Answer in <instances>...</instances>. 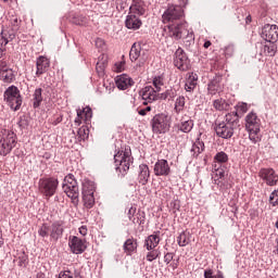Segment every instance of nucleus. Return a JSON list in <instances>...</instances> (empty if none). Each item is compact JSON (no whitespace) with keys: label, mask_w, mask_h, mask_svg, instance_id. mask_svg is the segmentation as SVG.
Masks as SVG:
<instances>
[{"label":"nucleus","mask_w":278,"mask_h":278,"mask_svg":"<svg viewBox=\"0 0 278 278\" xmlns=\"http://www.w3.org/2000/svg\"><path fill=\"white\" fill-rule=\"evenodd\" d=\"M3 60V59H5V48H3V47H1L0 46V60Z\"/></svg>","instance_id":"63"},{"label":"nucleus","mask_w":278,"mask_h":278,"mask_svg":"<svg viewBox=\"0 0 278 278\" xmlns=\"http://www.w3.org/2000/svg\"><path fill=\"white\" fill-rule=\"evenodd\" d=\"M263 51L265 55H268L269 58H275V55H277V43L275 42L266 43L263 48Z\"/></svg>","instance_id":"34"},{"label":"nucleus","mask_w":278,"mask_h":278,"mask_svg":"<svg viewBox=\"0 0 278 278\" xmlns=\"http://www.w3.org/2000/svg\"><path fill=\"white\" fill-rule=\"evenodd\" d=\"M10 67H8V60L5 59H1L0 60V73H2V71H9Z\"/></svg>","instance_id":"57"},{"label":"nucleus","mask_w":278,"mask_h":278,"mask_svg":"<svg viewBox=\"0 0 278 278\" xmlns=\"http://www.w3.org/2000/svg\"><path fill=\"white\" fill-rule=\"evenodd\" d=\"M176 93L175 90L173 89H167L165 92L163 93H159V101H166V99H175Z\"/></svg>","instance_id":"45"},{"label":"nucleus","mask_w":278,"mask_h":278,"mask_svg":"<svg viewBox=\"0 0 278 278\" xmlns=\"http://www.w3.org/2000/svg\"><path fill=\"white\" fill-rule=\"evenodd\" d=\"M131 150H122L118 151L114 155L115 168L119 170V173H127L129 170V166H131L132 162Z\"/></svg>","instance_id":"5"},{"label":"nucleus","mask_w":278,"mask_h":278,"mask_svg":"<svg viewBox=\"0 0 278 278\" xmlns=\"http://www.w3.org/2000/svg\"><path fill=\"white\" fill-rule=\"evenodd\" d=\"M105 68H108V56L100 55L96 64V71L99 77H103V75H105Z\"/></svg>","instance_id":"26"},{"label":"nucleus","mask_w":278,"mask_h":278,"mask_svg":"<svg viewBox=\"0 0 278 278\" xmlns=\"http://www.w3.org/2000/svg\"><path fill=\"white\" fill-rule=\"evenodd\" d=\"M115 71L116 73H123L125 71V61L115 63Z\"/></svg>","instance_id":"56"},{"label":"nucleus","mask_w":278,"mask_h":278,"mask_svg":"<svg viewBox=\"0 0 278 278\" xmlns=\"http://www.w3.org/2000/svg\"><path fill=\"white\" fill-rule=\"evenodd\" d=\"M152 84L154 86V90L160 92L162 90V86H164V77L155 76L152 80Z\"/></svg>","instance_id":"46"},{"label":"nucleus","mask_w":278,"mask_h":278,"mask_svg":"<svg viewBox=\"0 0 278 278\" xmlns=\"http://www.w3.org/2000/svg\"><path fill=\"white\" fill-rule=\"evenodd\" d=\"M123 249L126 254L131 255V253L138 249V242L134 238L127 239L123 245Z\"/></svg>","instance_id":"30"},{"label":"nucleus","mask_w":278,"mask_h":278,"mask_svg":"<svg viewBox=\"0 0 278 278\" xmlns=\"http://www.w3.org/2000/svg\"><path fill=\"white\" fill-rule=\"evenodd\" d=\"M153 170L156 177H168L170 175V165H168V161L161 159L154 164Z\"/></svg>","instance_id":"14"},{"label":"nucleus","mask_w":278,"mask_h":278,"mask_svg":"<svg viewBox=\"0 0 278 278\" xmlns=\"http://www.w3.org/2000/svg\"><path fill=\"white\" fill-rule=\"evenodd\" d=\"M214 184L218 186L219 190H229V188H231L227 176L225 178L215 179Z\"/></svg>","instance_id":"40"},{"label":"nucleus","mask_w":278,"mask_h":278,"mask_svg":"<svg viewBox=\"0 0 278 278\" xmlns=\"http://www.w3.org/2000/svg\"><path fill=\"white\" fill-rule=\"evenodd\" d=\"M78 231H79L80 236H88V227L87 226H80L78 228Z\"/></svg>","instance_id":"60"},{"label":"nucleus","mask_w":278,"mask_h":278,"mask_svg":"<svg viewBox=\"0 0 278 278\" xmlns=\"http://www.w3.org/2000/svg\"><path fill=\"white\" fill-rule=\"evenodd\" d=\"M63 192H65L68 199H72L74 205L79 203V186L77 185V180L73 174L65 176L63 182Z\"/></svg>","instance_id":"4"},{"label":"nucleus","mask_w":278,"mask_h":278,"mask_svg":"<svg viewBox=\"0 0 278 278\" xmlns=\"http://www.w3.org/2000/svg\"><path fill=\"white\" fill-rule=\"evenodd\" d=\"M68 247L72 253H74L75 255H81V253H84V251H86V249L88 248L86 245V240L79 239V237L75 236L70 237Z\"/></svg>","instance_id":"11"},{"label":"nucleus","mask_w":278,"mask_h":278,"mask_svg":"<svg viewBox=\"0 0 278 278\" xmlns=\"http://www.w3.org/2000/svg\"><path fill=\"white\" fill-rule=\"evenodd\" d=\"M115 84L118 90H127V88L134 86V79L127 74H122L116 77Z\"/></svg>","instance_id":"17"},{"label":"nucleus","mask_w":278,"mask_h":278,"mask_svg":"<svg viewBox=\"0 0 278 278\" xmlns=\"http://www.w3.org/2000/svg\"><path fill=\"white\" fill-rule=\"evenodd\" d=\"M128 218L129 220H132V218L135 217V215L137 214L136 213V207L131 206L129 210H128Z\"/></svg>","instance_id":"58"},{"label":"nucleus","mask_w":278,"mask_h":278,"mask_svg":"<svg viewBox=\"0 0 278 278\" xmlns=\"http://www.w3.org/2000/svg\"><path fill=\"white\" fill-rule=\"evenodd\" d=\"M262 38H264L266 42H277L278 40L277 25L266 24L262 29Z\"/></svg>","instance_id":"12"},{"label":"nucleus","mask_w":278,"mask_h":278,"mask_svg":"<svg viewBox=\"0 0 278 278\" xmlns=\"http://www.w3.org/2000/svg\"><path fill=\"white\" fill-rule=\"evenodd\" d=\"M269 203L275 207L278 205V189L274 190L269 195Z\"/></svg>","instance_id":"48"},{"label":"nucleus","mask_w":278,"mask_h":278,"mask_svg":"<svg viewBox=\"0 0 278 278\" xmlns=\"http://www.w3.org/2000/svg\"><path fill=\"white\" fill-rule=\"evenodd\" d=\"M213 108H215V110H217L218 112H223L225 110H229V103L227 102V100L219 98L217 100H214Z\"/></svg>","instance_id":"36"},{"label":"nucleus","mask_w":278,"mask_h":278,"mask_svg":"<svg viewBox=\"0 0 278 278\" xmlns=\"http://www.w3.org/2000/svg\"><path fill=\"white\" fill-rule=\"evenodd\" d=\"M81 112H77V118L75 119V123H77L78 125L81 124Z\"/></svg>","instance_id":"64"},{"label":"nucleus","mask_w":278,"mask_h":278,"mask_svg":"<svg viewBox=\"0 0 278 278\" xmlns=\"http://www.w3.org/2000/svg\"><path fill=\"white\" fill-rule=\"evenodd\" d=\"M160 244V236L157 233L150 235L144 242V247L147 248V251H153L155 247Z\"/></svg>","instance_id":"28"},{"label":"nucleus","mask_w":278,"mask_h":278,"mask_svg":"<svg viewBox=\"0 0 278 278\" xmlns=\"http://www.w3.org/2000/svg\"><path fill=\"white\" fill-rule=\"evenodd\" d=\"M125 25L127 29H138L139 27H142V20L140 18V15H136L134 13H128Z\"/></svg>","instance_id":"18"},{"label":"nucleus","mask_w":278,"mask_h":278,"mask_svg":"<svg viewBox=\"0 0 278 278\" xmlns=\"http://www.w3.org/2000/svg\"><path fill=\"white\" fill-rule=\"evenodd\" d=\"M42 103V88H37L33 94V108L36 110Z\"/></svg>","instance_id":"35"},{"label":"nucleus","mask_w":278,"mask_h":278,"mask_svg":"<svg viewBox=\"0 0 278 278\" xmlns=\"http://www.w3.org/2000/svg\"><path fill=\"white\" fill-rule=\"evenodd\" d=\"M163 23H168V34L170 38L175 40H181L184 35L185 23L181 22L184 18V8L181 5H169L166 11L163 13Z\"/></svg>","instance_id":"1"},{"label":"nucleus","mask_w":278,"mask_h":278,"mask_svg":"<svg viewBox=\"0 0 278 278\" xmlns=\"http://www.w3.org/2000/svg\"><path fill=\"white\" fill-rule=\"evenodd\" d=\"M204 278H214V275L211 269L204 271Z\"/></svg>","instance_id":"62"},{"label":"nucleus","mask_w":278,"mask_h":278,"mask_svg":"<svg viewBox=\"0 0 278 278\" xmlns=\"http://www.w3.org/2000/svg\"><path fill=\"white\" fill-rule=\"evenodd\" d=\"M235 51H236V48L233 47V45H228L224 48V53L226 58H231Z\"/></svg>","instance_id":"51"},{"label":"nucleus","mask_w":278,"mask_h":278,"mask_svg":"<svg viewBox=\"0 0 278 278\" xmlns=\"http://www.w3.org/2000/svg\"><path fill=\"white\" fill-rule=\"evenodd\" d=\"M151 125L154 134H166L170 130V117L164 113L156 114L153 116Z\"/></svg>","instance_id":"6"},{"label":"nucleus","mask_w":278,"mask_h":278,"mask_svg":"<svg viewBox=\"0 0 278 278\" xmlns=\"http://www.w3.org/2000/svg\"><path fill=\"white\" fill-rule=\"evenodd\" d=\"M146 12L144 1L142 0H132V4L129 8V13L137 16H143Z\"/></svg>","instance_id":"23"},{"label":"nucleus","mask_w":278,"mask_h":278,"mask_svg":"<svg viewBox=\"0 0 278 278\" xmlns=\"http://www.w3.org/2000/svg\"><path fill=\"white\" fill-rule=\"evenodd\" d=\"M38 233L41 238H48L49 237V226H47L46 224H43L39 230Z\"/></svg>","instance_id":"50"},{"label":"nucleus","mask_w":278,"mask_h":278,"mask_svg":"<svg viewBox=\"0 0 278 278\" xmlns=\"http://www.w3.org/2000/svg\"><path fill=\"white\" fill-rule=\"evenodd\" d=\"M151 177V172L149 170V165L141 164L139 165L138 170V181L141 186H147L149 184V178Z\"/></svg>","instance_id":"20"},{"label":"nucleus","mask_w":278,"mask_h":278,"mask_svg":"<svg viewBox=\"0 0 278 278\" xmlns=\"http://www.w3.org/2000/svg\"><path fill=\"white\" fill-rule=\"evenodd\" d=\"M225 85H223V76L215 75L207 84V94L214 97V94H219L223 92Z\"/></svg>","instance_id":"10"},{"label":"nucleus","mask_w":278,"mask_h":278,"mask_svg":"<svg viewBox=\"0 0 278 278\" xmlns=\"http://www.w3.org/2000/svg\"><path fill=\"white\" fill-rule=\"evenodd\" d=\"M177 242L180 247H188V244H190V233L181 232L177 237Z\"/></svg>","instance_id":"42"},{"label":"nucleus","mask_w":278,"mask_h":278,"mask_svg":"<svg viewBox=\"0 0 278 278\" xmlns=\"http://www.w3.org/2000/svg\"><path fill=\"white\" fill-rule=\"evenodd\" d=\"M213 170L215 173V176L213 177L214 181L216 179H225L227 177V167L218 164H213Z\"/></svg>","instance_id":"29"},{"label":"nucleus","mask_w":278,"mask_h":278,"mask_svg":"<svg viewBox=\"0 0 278 278\" xmlns=\"http://www.w3.org/2000/svg\"><path fill=\"white\" fill-rule=\"evenodd\" d=\"M184 108H186V98L179 96L175 101L174 112L176 114H181V112H184Z\"/></svg>","instance_id":"38"},{"label":"nucleus","mask_w":278,"mask_h":278,"mask_svg":"<svg viewBox=\"0 0 278 278\" xmlns=\"http://www.w3.org/2000/svg\"><path fill=\"white\" fill-rule=\"evenodd\" d=\"M37 71L36 75L40 77V75H45L49 71V66H51V62L47 59V56H39L36 62Z\"/></svg>","instance_id":"19"},{"label":"nucleus","mask_w":278,"mask_h":278,"mask_svg":"<svg viewBox=\"0 0 278 278\" xmlns=\"http://www.w3.org/2000/svg\"><path fill=\"white\" fill-rule=\"evenodd\" d=\"M0 79L3 84H12L16 79V74H14V70H4L0 72Z\"/></svg>","instance_id":"27"},{"label":"nucleus","mask_w":278,"mask_h":278,"mask_svg":"<svg viewBox=\"0 0 278 278\" xmlns=\"http://www.w3.org/2000/svg\"><path fill=\"white\" fill-rule=\"evenodd\" d=\"M227 162H229V155H227V153L220 151L215 154L214 164H217V166H223V164H227Z\"/></svg>","instance_id":"32"},{"label":"nucleus","mask_w":278,"mask_h":278,"mask_svg":"<svg viewBox=\"0 0 278 278\" xmlns=\"http://www.w3.org/2000/svg\"><path fill=\"white\" fill-rule=\"evenodd\" d=\"M130 220L134 225H144V212H138Z\"/></svg>","instance_id":"47"},{"label":"nucleus","mask_w":278,"mask_h":278,"mask_svg":"<svg viewBox=\"0 0 278 278\" xmlns=\"http://www.w3.org/2000/svg\"><path fill=\"white\" fill-rule=\"evenodd\" d=\"M11 25L13 27H18V25H21V21L18 20V17L11 18Z\"/></svg>","instance_id":"61"},{"label":"nucleus","mask_w":278,"mask_h":278,"mask_svg":"<svg viewBox=\"0 0 278 278\" xmlns=\"http://www.w3.org/2000/svg\"><path fill=\"white\" fill-rule=\"evenodd\" d=\"M233 129H236L233 126L226 124L225 122L218 123L215 126L216 136L224 138L225 140H228V138L233 136Z\"/></svg>","instance_id":"13"},{"label":"nucleus","mask_w":278,"mask_h":278,"mask_svg":"<svg viewBox=\"0 0 278 278\" xmlns=\"http://www.w3.org/2000/svg\"><path fill=\"white\" fill-rule=\"evenodd\" d=\"M193 127H194V121H192V118H190L187 115L182 116L180 121V126H179L180 131H182L184 134H190Z\"/></svg>","instance_id":"24"},{"label":"nucleus","mask_w":278,"mask_h":278,"mask_svg":"<svg viewBox=\"0 0 278 278\" xmlns=\"http://www.w3.org/2000/svg\"><path fill=\"white\" fill-rule=\"evenodd\" d=\"M18 144V137L13 130L2 129L0 130V155H10L12 149Z\"/></svg>","instance_id":"2"},{"label":"nucleus","mask_w":278,"mask_h":278,"mask_svg":"<svg viewBox=\"0 0 278 278\" xmlns=\"http://www.w3.org/2000/svg\"><path fill=\"white\" fill-rule=\"evenodd\" d=\"M129 58L132 62H136L140 58L139 66H142L149 60V54L147 50H142V43L135 42L130 48Z\"/></svg>","instance_id":"8"},{"label":"nucleus","mask_w":278,"mask_h":278,"mask_svg":"<svg viewBox=\"0 0 278 278\" xmlns=\"http://www.w3.org/2000/svg\"><path fill=\"white\" fill-rule=\"evenodd\" d=\"M173 253H166L165 255H164V262H165V264H170V262H172V260H173Z\"/></svg>","instance_id":"59"},{"label":"nucleus","mask_w":278,"mask_h":278,"mask_svg":"<svg viewBox=\"0 0 278 278\" xmlns=\"http://www.w3.org/2000/svg\"><path fill=\"white\" fill-rule=\"evenodd\" d=\"M60 181L58 178H43L39 180V191L43 197L51 199L53 194H55V190H58Z\"/></svg>","instance_id":"7"},{"label":"nucleus","mask_w":278,"mask_h":278,"mask_svg":"<svg viewBox=\"0 0 278 278\" xmlns=\"http://www.w3.org/2000/svg\"><path fill=\"white\" fill-rule=\"evenodd\" d=\"M237 110H238L239 112H242V113L244 114V113L249 112V104H247V103H244V102L239 103V104L237 105Z\"/></svg>","instance_id":"54"},{"label":"nucleus","mask_w":278,"mask_h":278,"mask_svg":"<svg viewBox=\"0 0 278 278\" xmlns=\"http://www.w3.org/2000/svg\"><path fill=\"white\" fill-rule=\"evenodd\" d=\"M245 129H260V119L254 112H251L245 116Z\"/></svg>","instance_id":"22"},{"label":"nucleus","mask_w":278,"mask_h":278,"mask_svg":"<svg viewBox=\"0 0 278 278\" xmlns=\"http://www.w3.org/2000/svg\"><path fill=\"white\" fill-rule=\"evenodd\" d=\"M71 21L74 25L80 26L87 25L88 23V18L84 15H74Z\"/></svg>","instance_id":"44"},{"label":"nucleus","mask_w":278,"mask_h":278,"mask_svg":"<svg viewBox=\"0 0 278 278\" xmlns=\"http://www.w3.org/2000/svg\"><path fill=\"white\" fill-rule=\"evenodd\" d=\"M224 123H226V125H230V127H235L236 129L239 123L238 112H230L226 114Z\"/></svg>","instance_id":"31"},{"label":"nucleus","mask_w":278,"mask_h":278,"mask_svg":"<svg viewBox=\"0 0 278 278\" xmlns=\"http://www.w3.org/2000/svg\"><path fill=\"white\" fill-rule=\"evenodd\" d=\"M204 149L205 144L198 140L192 144L191 153H193L194 157H197L200 155V153H203Z\"/></svg>","instance_id":"39"},{"label":"nucleus","mask_w":278,"mask_h":278,"mask_svg":"<svg viewBox=\"0 0 278 278\" xmlns=\"http://www.w3.org/2000/svg\"><path fill=\"white\" fill-rule=\"evenodd\" d=\"M159 91L155 90L152 86H146L141 91V97L143 99V105L148 103H153V101H159Z\"/></svg>","instance_id":"16"},{"label":"nucleus","mask_w":278,"mask_h":278,"mask_svg":"<svg viewBox=\"0 0 278 278\" xmlns=\"http://www.w3.org/2000/svg\"><path fill=\"white\" fill-rule=\"evenodd\" d=\"M160 257V252H157V250H152L150 252H148L146 258L148 260V262H153V260H157Z\"/></svg>","instance_id":"49"},{"label":"nucleus","mask_w":278,"mask_h":278,"mask_svg":"<svg viewBox=\"0 0 278 278\" xmlns=\"http://www.w3.org/2000/svg\"><path fill=\"white\" fill-rule=\"evenodd\" d=\"M199 78L197 77L195 74H191L189 76V79H187L186 84H185V90L187 92H192V90H194L197 88V80Z\"/></svg>","instance_id":"33"},{"label":"nucleus","mask_w":278,"mask_h":278,"mask_svg":"<svg viewBox=\"0 0 278 278\" xmlns=\"http://www.w3.org/2000/svg\"><path fill=\"white\" fill-rule=\"evenodd\" d=\"M94 194V182L92 181H85L83 184V194Z\"/></svg>","instance_id":"43"},{"label":"nucleus","mask_w":278,"mask_h":278,"mask_svg":"<svg viewBox=\"0 0 278 278\" xmlns=\"http://www.w3.org/2000/svg\"><path fill=\"white\" fill-rule=\"evenodd\" d=\"M58 278H74V277H73V271H71V270H68V269H67V270L60 271Z\"/></svg>","instance_id":"55"},{"label":"nucleus","mask_w":278,"mask_h":278,"mask_svg":"<svg viewBox=\"0 0 278 278\" xmlns=\"http://www.w3.org/2000/svg\"><path fill=\"white\" fill-rule=\"evenodd\" d=\"M260 177L267 184L268 186H277L278 175L275 173L273 168H263L260 170Z\"/></svg>","instance_id":"15"},{"label":"nucleus","mask_w":278,"mask_h":278,"mask_svg":"<svg viewBox=\"0 0 278 278\" xmlns=\"http://www.w3.org/2000/svg\"><path fill=\"white\" fill-rule=\"evenodd\" d=\"M15 38L14 30L2 29L0 34V47H5L12 39Z\"/></svg>","instance_id":"25"},{"label":"nucleus","mask_w":278,"mask_h":278,"mask_svg":"<svg viewBox=\"0 0 278 278\" xmlns=\"http://www.w3.org/2000/svg\"><path fill=\"white\" fill-rule=\"evenodd\" d=\"M4 101L14 112H18L23 105V97L21 96V90L18 87L12 85L4 91Z\"/></svg>","instance_id":"3"},{"label":"nucleus","mask_w":278,"mask_h":278,"mask_svg":"<svg viewBox=\"0 0 278 278\" xmlns=\"http://www.w3.org/2000/svg\"><path fill=\"white\" fill-rule=\"evenodd\" d=\"M81 114H85L86 121L92 118V109L90 108H85L83 111H80Z\"/></svg>","instance_id":"53"},{"label":"nucleus","mask_w":278,"mask_h":278,"mask_svg":"<svg viewBox=\"0 0 278 278\" xmlns=\"http://www.w3.org/2000/svg\"><path fill=\"white\" fill-rule=\"evenodd\" d=\"M78 136L80 140H86V138H88V129L86 127H80L78 129Z\"/></svg>","instance_id":"52"},{"label":"nucleus","mask_w":278,"mask_h":278,"mask_svg":"<svg viewBox=\"0 0 278 278\" xmlns=\"http://www.w3.org/2000/svg\"><path fill=\"white\" fill-rule=\"evenodd\" d=\"M249 131V139L251 140V142H253V144H257V142H260L262 140V137L260 136V128H257L255 130L254 129H248Z\"/></svg>","instance_id":"41"},{"label":"nucleus","mask_w":278,"mask_h":278,"mask_svg":"<svg viewBox=\"0 0 278 278\" xmlns=\"http://www.w3.org/2000/svg\"><path fill=\"white\" fill-rule=\"evenodd\" d=\"M84 205L87 210H92L94 206V193H83Z\"/></svg>","instance_id":"37"},{"label":"nucleus","mask_w":278,"mask_h":278,"mask_svg":"<svg viewBox=\"0 0 278 278\" xmlns=\"http://www.w3.org/2000/svg\"><path fill=\"white\" fill-rule=\"evenodd\" d=\"M174 65L178 67L179 71H188L190 68V61L184 49L178 48L175 52Z\"/></svg>","instance_id":"9"},{"label":"nucleus","mask_w":278,"mask_h":278,"mask_svg":"<svg viewBox=\"0 0 278 278\" xmlns=\"http://www.w3.org/2000/svg\"><path fill=\"white\" fill-rule=\"evenodd\" d=\"M64 233V222H54L51 226L50 238L52 240H60Z\"/></svg>","instance_id":"21"}]
</instances>
